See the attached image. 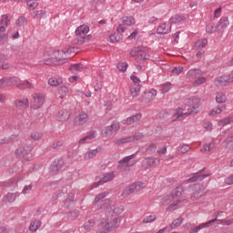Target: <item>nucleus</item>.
Wrapping results in <instances>:
<instances>
[{
  "label": "nucleus",
  "mask_w": 233,
  "mask_h": 233,
  "mask_svg": "<svg viewBox=\"0 0 233 233\" xmlns=\"http://www.w3.org/2000/svg\"><path fill=\"white\" fill-rule=\"evenodd\" d=\"M190 188L193 192L190 196V201H199L203 196L207 195V187L203 184H194Z\"/></svg>",
  "instance_id": "1"
},
{
  "label": "nucleus",
  "mask_w": 233,
  "mask_h": 233,
  "mask_svg": "<svg viewBox=\"0 0 233 233\" xmlns=\"http://www.w3.org/2000/svg\"><path fill=\"white\" fill-rule=\"evenodd\" d=\"M143 182H136L129 186L128 188L124 189L122 192V197L123 198H128L130 194H134V192H139V190H143Z\"/></svg>",
  "instance_id": "2"
},
{
  "label": "nucleus",
  "mask_w": 233,
  "mask_h": 233,
  "mask_svg": "<svg viewBox=\"0 0 233 233\" xmlns=\"http://www.w3.org/2000/svg\"><path fill=\"white\" fill-rule=\"evenodd\" d=\"M120 128L119 123L114 121L112 125L107 126L102 129V136L104 137H110L114 132H117Z\"/></svg>",
  "instance_id": "3"
},
{
  "label": "nucleus",
  "mask_w": 233,
  "mask_h": 233,
  "mask_svg": "<svg viewBox=\"0 0 233 233\" xmlns=\"http://www.w3.org/2000/svg\"><path fill=\"white\" fill-rule=\"evenodd\" d=\"M157 96V91L156 89H151L148 91H145L139 98L141 103H150V101H154L156 96Z\"/></svg>",
  "instance_id": "4"
},
{
  "label": "nucleus",
  "mask_w": 233,
  "mask_h": 233,
  "mask_svg": "<svg viewBox=\"0 0 233 233\" xmlns=\"http://www.w3.org/2000/svg\"><path fill=\"white\" fill-rule=\"evenodd\" d=\"M199 103H201V100L198 97H192L189 99L190 106L187 110V116L198 114V112H199Z\"/></svg>",
  "instance_id": "5"
},
{
  "label": "nucleus",
  "mask_w": 233,
  "mask_h": 233,
  "mask_svg": "<svg viewBox=\"0 0 233 233\" xmlns=\"http://www.w3.org/2000/svg\"><path fill=\"white\" fill-rule=\"evenodd\" d=\"M32 97L34 99L31 103V108H33V110H37V108H41V106L45 105V96H43V95L34 94Z\"/></svg>",
  "instance_id": "6"
},
{
  "label": "nucleus",
  "mask_w": 233,
  "mask_h": 233,
  "mask_svg": "<svg viewBox=\"0 0 233 233\" xmlns=\"http://www.w3.org/2000/svg\"><path fill=\"white\" fill-rule=\"evenodd\" d=\"M143 139V134H136L131 137H124V138H119L115 141V145H125V143H132V141Z\"/></svg>",
  "instance_id": "7"
},
{
  "label": "nucleus",
  "mask_w": 233,
  "mask_h": 233,
  "mask_svg": "<svg viewBox=\"0 0 233 233\" xmlns=\"http://www.w3.org/2000/svg\"><path fill=\"white\" fill-rule=\"evenodd\" d=\"M114 177H116V175L114 174V172L106 173L103 175V177L98 182H95L93 184V187L95 188H97V187H99L100 185H105V183H108V181H112Z\"/></svg>",
  "instance_id": "8"
},
{
  "label": "nucleus",
  "mask_w": 233,
  "mask_h": 233,
  "mask_svg": "<svg viewBox=\"0 0 233 233\" xmlns=\"http://www.w3.org/2000/svg\"><path fill=\"white\" fill-rule=\"evenodd\" d=\"M30 152V147H19L15 151V157L16 159H25V157H26Z\"/></svg>",
  "instance_id": "9"
},
{
  "label": "nucleus",
  "mask_w": 233,
  "mask_h": 233,
  "mask_svg": "<svg viewBox=\"0 0 233 233\" xmlns=\"http://www.w3.org/2000/svg\"><path fill=\"white\" fill-rule=\"evenodd\" d=\"M203 172H205V168L201 169L199 172L195 173L192 177L187 179V183H196V181H203L205 177H208L210 176V174L203 175Z\"/></svg>",
  "instance_id": "10"
},
{
  "label": "nucleus",
  "mask_w": 233,
  "mask_h": 233,
  "mask_svg": "<svg viewBox=\"0 0 233 233\" xmlns=\"http://www.w3.org/2000/svg\"><path fill=\"white\" fill-rule=\"evenodd\" d=\"M157 160V165L161 163V161L156 157H146L142 161V167L145 168V170H147V168H151V167H156V161Z\"/></svg>",
  "instance_id": "11"
},
{
  "label": "nucleus",
  "mask_w": 233,
  "mask_h": 233,
  "mask_svg": "<svg viewBox=\"0 0 233 233\" xmlns=\"http://www.w3.org/2000/svg\"><path fill=\"white\" fill-rule=\"evenodd\" d=\"M230 25V22H228V17L224 16L222 17L219 22L216 25V31L217 32H225V28Z\"/></svg>",
  "instance_id": "12"
},
{
  "label": "nucleus",
  "mask_w": 233,
  "mask_h": 233,
  "mask_svg": "<svg viewBox=\"0 0 233 233\" xmlns=\"http://www.w3.org/2000/svg\"><path fill=\"white\" fill-rule=\"evenodd\" d=\"M55 60L56 65H65L66 63H68V58L65 56V52L63 51L55 52Z\"/></svg>",
  "instance_id": "13"
},
{
  "label": "nucleus",
  "mask_w": 233,
  "mask_h": 233,
  "mask_svg": "<svg viewBox=\"0 0 233 233\" xmlns=\"http://www.w3.org/2000/svg\"><path fill=\"white\" fill-rule=\"evenodd\" d=\"M134 157H135L134 154L124 157L122 160H120L118 162L119 163L118 168H128V167H132V164H130L129 161H132V159H134Z\"/></svg>",
  "instance_id": "14"
},
{
  "label": "nucleus",
  "mask_w": 233,
  "mask_h": 233,
  "mask_svg": "<svg viewBox=\"0 0 233 233\" xmlns=\"http://www.w3.org/2000/svg\"><path fill=\"white\" fill-rule=\"evenodd\" d=\"M63 165H65L63 159L55 160L50 167V172H52V174H57L61 170V168H63Z\"/></svg>",
  "instance_id": "15"
},
{
  "label": "nucleus",
  "mask_w": 233,
  "mask_h": 233,
  "mask_svg": "<svg viewBox=\"0 0 233 233\" xmlns=\"http://www.w3.org/2000/svg\"><path fill=\"white\" fill-rule=\"evenodd\" d=\"M230 81V76H221L219 77H218L214 84L216 85V86H227V85H228V82Z\"/></svg>",
  "instance_id": "16"
},
{
  "label": "nucleus",
  "mask_w": 233,
  "mask_h": 233,
  "mask_svg": "<svg viewBox=\"0 0 233 233\" xmlns=\"http://www.w3.org/2000/svg\"><path fill=\"white\" fill-rule=\"evenodd\" d=\"M88 121V114L82 113L79 116H76L74 119V123L76 127H79L81 125H85Z\"/></svg>",
  "instance_id": "17"
},
{
  "label": "nucleus",
  "mask_w": 233,
  "mask_h": 233,
  "mask_svg": "<svg viewBox=\"0 0 233 233\" xmlns=\"http://www.w3.org/2000/svg\"><path fill=\"white\" fill-rule=\"evenodd\" d=\"M185 116H188L187 112H183V108L178 107L176 109L173 115V121H183L185 119Z\"/></svg>",
  "instance_id": "18"
},
{
  "label": "nucleus",
  "mask_w": 233,
  "mask_h": 233,
  "mask_svg": "<svg viewBox=\"0 0 233 233\" xmlns=\"http://www.w3.org/2000/svg\"><path fill=\"white\" fill-rule=\"evenodd\" d=\"M90 32V27L86 25H80L76 30V37H83V35H86V34Z\"/></svg>",
  "instance_id": "19"
},
{
  "label": "nucleus",
  "mask_w": 233,
  "mask_h": 233,
  "mask_svg": "<svg viewBox=\"0 0 233 233\" xmlns=\"http://www.w3.org/2000/svg\"><path fill=\"white\" fill-rule=\"evenodd\" d=\"M216 221H218V218H213L204 224H200L197 228H195L191 231H189V233H198L199 230H201V228H205V227H210V226L214 225V223H216Z\"/></svg>",
  "instance_id": "20"
},
{
  "label": "nucleus",
  "mask_w": 233,
  "mask_h": 233,
  "mask_svg": "<svg viewBox=\"0 0 233 233\" xmlns=\"http://www.w3.org/2000/svg\"><path fill=\"white\" fill-rule=\"evenodd\" d=\"M142 117H143V115H141V113L136 114L134 116L127 117L126 119V124L134 125V123H139Z\"/></svg>",
  "instance_id": "21"
},
{
  "label": "nucleus",
  "mask_w": 233,
  "mask_h": 233,
  "mask_svg": "<svg viewBox=\"0 0 233 233\" xmlns=\"http://www.w3.org/2000/svg\"><path fill=\"white\" fill-rule=\"evenodd\" d=\"M15 105L16 108H18V110H23V108H28V106H30L28 98H25L22 100L17 99L15 101Z\"/></svg>",
  "instance_id": "22"
},
{
  "label": "nucleus",
  "mask_w": 233,
  "mask_h": 233,
  "mask_svg": "<svg viewBox=\"0 0 233 233\" xmlns=\"http://www.w3.org/2000/svg\"><path fill=\"white\" fill-rule=\"evenodd\" d=\"M58 121H68L70 119V112L66 109H61L57 116Z\"/></svg>",
  "instance_id": "23"
},
{
  "label": "nucleus",
  "mask_w": 233,
  "mask_h": 233,
  "mask_svg": "<svg viewBox=\"0 0 233 233\" xmlns=\"http://www.w3.org/2000/svg\"><path fill=\"white\" fill-rule=\"evenodd\" d=\"M187 77L188 79H197V77H201V76H203V72H201V70L199 69H190L187 72Z\"/></svg>",
  "instance_id": "24"
},
{
  "label": "nucleus",
  "mask_w": 233,
  "mask_h": 233,
  "mask_svg": "<svg viewBox=\"0 0 233 233\" xmlns=\"http://www.w3.org/2000/svg\"><path fill=\"white\" fill-rule=\"evenodd\" d=\"M141 85L131 84L130 86V94L132 97H137L141 92Z\"/></svg>",
  "instance_id": "25"
},
{
  "label": "nucleus",
  "mask_w": 233,
  "mask_h": 233,
  "mask_svg": "<svg viewBox=\"0 0 233 233\" xmlns=\"http://www.w3.org/2000/svg\"><path fill=\"white\" fill-rule=\"evenodd\" d=\"M183 219H184L183 217H179L178 218L174 219L172 224L166 227V228H167L168 232H170V230H174V228H177V227H179L181 223H183Z\"/></svg>",
  "instance_id": "26"
},
{
  "label": "nucleus",
  "mask_w": 233,
  "mask_h": 233,
  "mask_svg": "<svg viewBox=\"0 0 233 233\" xmlns=\"http://www.w3.org/2000/svg\"><path fill=\"white\" fill-rule=\"evenodd\" d=\"M99 152H101L100 147H96V149L87 151L85 154L84 157H85V159H92V158L96 157V156H97V154H99Z\"/></svg>",
  "instance_id": "27"
},
{
  "label": "nucleus",
  "mask_w": 233,
  "mask_h": 233,
  "mask_svg": "<svg viewBox=\"0 0 233 233\" xmlns=\"http://www.w3.org/2000/svg\"><path fill=\"white\" fill-rule=\"evenodd\" d=\"M90 39H92V35H84L83 36L75 38L74 43L75 45H83L86 41H90Z\"/></svg>",
  "instance_id": "28"
},
{
  "label": "nucleus",
  "mask_w": 233,
  "mask_h": 233,
  "mask_svg": "<svg viewBox=\"0 0 233 233\" xmlns=\"http://www.w3.org/2000/svg\"><path fill=\"white\" fill-rule=\"evenodd\" d=\"M182 21H187V18L180 15H175L169 19L170 25H177V23H182Z\"/></svg>",
  "instance_id": "29"
},
{
  "label": "nucleus",
  "mask_w": 233,
  "mask_h": 233,
  "mask_svg": "<svg viewBox=\"0 0 233 233\" xmlns=\"http://www.w3.org/2000/svg\"><path fill=\"white\" fill-rule=\"evenodd\" d=\"M96 136V131H91L87 136L84 137L79 140V145H85V143H88V141L94 139Z\"/></svg>",
  "instance_id": "30"
},
{
  "label": "nucleus",
  "mask_w": 233,
  "mask_h": 233,
  "mask_svg": "<svg viewBox=\"0 0 233 233\" xmlns=\"http://www.w3.org/2000/svg\"><path fill=\"white\" fill-rule=\"evenodd\" d=\"M146 59H148V56L147 55V47H143V50L138 53L136 60L137 63H143Z\"/></svg>",
  "instance_id": "31"
},
{
  "label": "nucleus",
  "mask_w": 233,
  "mask_h": 233,
  "mask_svg": "<svg viewBox=\"0 0 233 233\" xmlns=\"http://www.w3.org/2000/svg\"><path fill=\"white\" fill-rule=\"evenodd\" d=\"M69 70L70 72H73V74H77L78 72L85 70V66L83 64H74L69 67Z\"/></svg>",
  "instance_id": "32"
},
{
  "label": "nucleus",
  "mask_w": 233,
  "mask_h": 233,
  "mask_svg": "<svg viewBox=\"0 0 233 233\" xmlns=\"http://www.w3.org/2000/svg\"><path fill=\"white\" fill-rule=\"evenodd\" d=\"M16 198H17V193H7L4 197V201H5L6 203H14Z\"/></svg>",
  "instance_id": "33"
},
{
  "label": "nucleus",
  "mask_w": 233,
  "mask_h": 233,
  "mask_svg": "<svg viewBox=\"0 0 233 233\" xmlns=\"http://www.w3.org/2000/svg\"><path fill=\"white\" fill-rule=\"evenodd\" d=\"M122 21H123L122 25L124 26H131V25L136 24V19H134V17L132 16H124Z\"/></svg>",
  "instance_id": "34"
},
{
  "label": "nucleus",
  "mask_w": 233,
  "mask_h": 233,
  "mask_svg": "<svg viewBox=\"0 0 233 233\" xmlns=\"http://www.w3.org/2000/svg\"><path fill=\"white\" fill-rule=\"evenodd\" d=\"M96 227V219L90 218L89 220L84 223L85 230H92Z\"/></svg>",
  "instance_id": "35"
},
{
  "label": "nucleus",
  "mask_w": 233,
  "mask_h": 233,
  "mask_svg": "<svg viewBox=\"0 0 233 233\" xmlns=\"http://www.w3.org/2000/svg\"><path fill=\"white\" fill-rule=\"evenodd\" d=\"M29 10H35V8H37V6L39 5V3L37 2V0H24Z\"/></svg>",
  "instance_id": "36"
},
{
  "label": "nucleus",
  "mask_w": 233,
  "mask_h": 233,
  "mask_svg": "<svg viewBox=\"0 0 233 233\" xmlns=\"http://www.w3.org/2000/svg\"><path fill=\"white\" fill-rule=\"evenodd\" d=\"M63 84V80L61 78H56V77H51L48 80V85L51 86H59V85Z\"/></svg>",
  "instance_id": "37"
},
{
  "label": "nucleus",
  "mask_w": 233,
  "mask_h": 233,
  "mask_svg": "<svg viewBox=\"0 0 233 233\" xmlns=\"http://www.w3.org/2000/svg\"><path fill=\"white\" fill-rule=\"evenodd\" d=\"M111 210L115 216H119V214H123L125 208L123 206H113Z\"/></svg>",
  "instance_id": "38"
},
{
  "label": "nucleus",
  "mask_w": 233,
  "mask_h": 233,
  "mask_svg": "<svg viewBox=\"0 0 233 233\" xmlns=\"http://www.w3.org/2000/svg\"><path fill=\"white\" fill-rule=\"evenodd\" d=\"M157 34H168L170 32V27H167V24H162L157 29Z\"/></svg>",
  "instance_id": "39"
},
{
  "label": "nucleus",
  "mask_w": 233,
  "mask_h": 233,
  "mask_svg": "<svg viewBox=\"0 0 233 233\" xmlns=\"http://www.w3.org/2000/svg\"><path fill=\"white\" fill-rule=\"evenodd\" d=\"M39 227H41V221L40 220H35L33 222H31L30 226H29V230L31 232H35Z\"/></svg>",
  "instance_id": "40"
},
{
  "label": "nucleus",
  "mask_w": 233,
  "mask_h": 233,
  "mask_svg": "<svg viewBox=\"0 0 233 233\" xmlns=\"http://www.w3.org/2000/svg\"><path fill=\"white\" fill-rule=\"evenodd\" d=\"M183 194V187H177L172 190L170 196L173 199H176V198H179Z\"/></svg>",
  "instance_id": "41"
},
{
  "label": "nucleus",
  "mask_w": 233,
  "mask_h": 233,
  "mask_svg": "<svg viewBox=\"0 0 233 233\" xmlns=\"http://www.w3.org/2000/svg\"><path fill=\"white\" fill-rule=\"evenodd\" d=\"M46 15V11L45 10H39V11H35L32 13V17H34V19H41L42 17H44Z\"/></svg>",
  "instance_id": "42"
},
{
  "label": "nucleus",
  "mask_w": 233,
  "mask_h": 233,
  "mask_svg": "<svg viewBox=\"0 0 233 233\" xmlns=\"http://www.w3.org/2000/svg\"><path fill=\"white\" fill-rule=\"evenodd\" d=\"M121 39H123V35L113 34L109 35V40L111 43H119Z\"/></svg>",
  "instance_id": "43"
},
{
  "label": "nucleus",
  "mask_w": 233,
  "mask_h": 233,
  "mask_svg": "<svg viewBox=\"0 0 233 233\" xmlns=\"http://www.w3.org/2000/svg\"><path fill=\"white\" fill-rule=\"evenodd\" d=\"M173 199L172 196L167 195L161 199L160 203L163 207H167V205H170V203H172Z\"/></svg>",
  "instance_id": "44"
},
{
  "label": "nucleus",
  "mask_w": 233,
  "mask_h": 233,
  "mask_svg": "<svg viewBox=\"0 0 233 233\" xmlns=\"http://www.w3.org/2000/svg\"><path fill=\"white\" fill-rule=\"evenodd\" d=\"M17 135H12L11 137H8V139H1L0 140V145H6L8 143H14L15 139H17Z\"/></svg>",
  "instance_id": "45"
},
{
  "label": "nucleus",
  "mask_w": 233,
  "mask_h": 233,
  "mask_svg": "<svg viewBox=\"0 0 233 233\" xmlns=\"http://www.w3.org/2000/svg\"><path fill=\"white\" fill-rule=\"evenodd\" d=\"M216 101L217 103H227V96H225V94L223 93H218L217 96H216Z\"/></svg>",
  "instance_id": "46"
},
{
  "label": "nucleus",
  "mask_w": 233,
  "mask_h": 233,
  "mask_svg": "<svg viewBox=\"0 0 233 233\" xmlns=\"http://www.w3.org/2000/svg\"><path fill=\"white\" fill-rule=\"evenodd\" d=\"M17 88H34V86L28 80H25V82L18 84Z\"/></svg>",
  "instance_id": "47"
},
{
  "label": "nucleus",
  "mask_w": 233,
  "mask_h": 233,
  "mask_svg": "<svg viewBox=\"0 0 233 233\" xmlns=\"http://www.w3.org/2000/svg\"><path fill=\"white\" fill-rule=\"evenodd\" d=\"M177 150L178 154H187L190 150V147L188 145L179 146Z\"/></svg>",
  "instance_id": "48"
},
{
  "label": "nucleus",
  "mask_w": 233,
  "mask_h": 233,
  "mask_svg": "<svg viewBox=\"0 0 233 233\" xmlns=\"http://www.w3.org/2000/svg\"><path fill=\"white\" fill-rule=\"evenodd\" d=\"M140 52H143V46L134 47L130 52V56L136 57Z\"/></svg>",
  "instance_id": "49"
},
{
  "label": "nucleus",
  "mask_w": 233,
  "mask_h": 233,
  "mask_svg": "<svg viewBox=\"0 0 233 233\" xmlns=\"http://www.w3.org/2000/svg\"><path fill=\"white\" fill-rule=\"evenodd\" d=\"M208 43V40L207 39H201V40H198L195 45L197 46V48H205L207 46Z\"/></svg>",
  "instance_id": "50"
},
{
  "label": "nucleus",
  "mask_w": 233,
  "mask_h": 233,
  "mask_svg": "<svg viewBox=\"0 0 233 233\" xmlns=\"http://www.w3.org/2000/svg\"><path fill=\"white\" fill-rule=\"evenodd\" d=\"M58 94L60 96V99H64L65 96H66V94H68V87L66 86H61L58 90Z\"/></svg>",
  "instance_id": "51"
},
{
  "label": "nucleus",
  "mask_w": 233,
  "mask_h": 233,
  "mask_svg": "<svg viewBox=\"0 0 233 233\" xmlns=\"http://www.w3.org/2000/svg\"><path fill=\"white\" fill-rule=\"evenodd\" d=\"M215 219H217L215 221V223L217 222L218 225H232L233 223V219H227V220H223V219H218V217L215 218Z\"/></svg>",
  "instance_id": "52"
},
{
  "label": "nucleus",
  "mask_w": 233,
  "mask_h": 233,
  "mask_svg": "<svg viewBox=\"0 0 233 233\" xmlns=\"http://www.w3.org/2000/svg\"><path fill=\"white\" fill-rule=\"evenodd\" d=\"M157 219V216L156 215H149L143 219V223H153V221H156Z\"/></svg>",
  "instance_id": "53"
},
{
  "label": "nucleus",
  "mask_w": 233,
  "mask_h": 233,
  "mask_svg": "<svg viewBox=\"0 0 233 233\" xmlns=\"http://www.w3.org/2000/svg\"><path fill=\"white\" fill-rule=\"evenodd\" d=\"M232 121V117H226L218 121V127H225L226 125H229Z\"/></svg>",
  "instance_id": "54"
},
{
  "label": "nucleus",
  "mask_w": 233,
  "mask_h": 233,
  "mask_svg": "<svg viewBox=\"0 0 233 233\" xmlns=\"http://www.w3.org/2000/svg\"><path fill=\"white\" fill-rule=\"evenodd\" d=\"M51 148H54L55 150L59 148V147H63V141L62 140H55L50 145Z\"/></svg>",
  "instance_id": "55"
},
{
  "label": "nucleus",
  "mask_w": 233,
  "mask_h": 233,
  "mask_svg": "<svg viewBox=\"0 0 233 233\" xmlns=\"http://www.w3.org/2000/svg\"><path fill=\"white\" fill-rule=\"evenodd\" d=\"M8 23H10V19H8V15H3L2 18H1L0 25L2 26H8Z\"/></svg>",
  "instance_id": "56"
},
{
  "label": "nucleus",
  "mask_w": 233,
  "mask_h": 233,
  "mask_svg": "<svg viewBox=\"0 0 233 233\" xmlns=\"http://www.w3.org/2000/svg\"><path fill=\"white\" fill-rule=\"evenodd\" d=\"M127 68H128V64L125 62L118 63L117 69L119 72H127Z\"/></svg>",
  "instance_id": "57"
},
{
  "label": "nucleus",
  "mask_w": 233,
  "mask_h": 233,
  "mask_svg": "<svg viewBox=\"0 0 233 233\" xmlns=\"http://www.w3.org/2000/svg\"><path fill=\"white\" fill-rule=\"evenodd\" d=\"M31 139H34V141H39V139H42L43 134L39 132H33L30 136Z\"/></svg>",
  "instance_id": "58"
},
{
  "label": "nucleus",
  "mask_w": 233,
  "mask_h": 233,
  "mask_svg": "<svg viewBox=\"0 0 233 233\" xmlns=\"http://www.w3.org/2000/svg\"><path fill=\"white\" fill-rule=\"evenodd\" d=\"M157 148V147L156 146V144L152 143L150 144L147 149H146V152L147 154H154V152H156V149Z\"/></svg>",
  "instance_id": "59"
},
{
  "label": "nucleus",
  "mask_w": 233,
  "mask_h": 233,
  "mask_svg": "<svg viewBox=\"0 0 233 233\" xmlns=\"http://www.w3.org/2000/svg\"><path fill=\"white\" fill-rule=\"evenodd\" d=\"M223 145L226 147H232L233 145V137H228L224 141Z\"/></svg>",
  "instance_id": "60"
},
{
  "label": "nucleus",
  "mask_w": 233,
  "mask_h": 233,
  "mask_svg": "<svg viewBox=\"0 0 233 233\" xmlns=\"http://www.w3.org/2000/svg\"><path fill=\"white\" fill-rule=\"evenodd\" d=\"M17 26H25L26 25V18L25 16H20L16 20Z\"/></svg>",
  "instance_id": "61"
},
{
  "label": "nucleus",
  "mask_w": 233,
  "mask_h": 233,
  "mask_svg": "<svg viewBox=\"0 0 233 233\" xmlns=\"http://www.w3.org/2000/svg\"><path fill=\"white\" fill-rule=\"evenodd\" d=\"M8 83H9V86H12L14 85H18L19 78L15 76L8 77Z\"/></svg>",
  "instance_id": "62"
},
{
  "label": "nucleus",
  "mask_w": 233,
  "mask_h": 233,
  "mask_svg": "<svg viewBox=\"0 0 233 233\" xmlns=\"http://www.w3.org/2000/svg\"><path fill=\"white\" fill-rule=\"evenodd\" d=\"M8 43V34L0 35V46Z\"/></svg>",
  "instance_id": "63"
},
{
  "label": "nucleus",
  "mask_w": 233,
  "mask_h": 233,
  "mask_svg": "<svg viewBox=\"0 0 233 233\" xmlns=\"http://www.w3.org/2000/svg\"><path fill=\"white\" fill-rule=\"evenodd\" d=\"M103 227L106 230H107V232H110V230H114L115 228L112 220L109 222H106Z\"/></svg>",
  "instance_id": "64"
}]
</instances>
